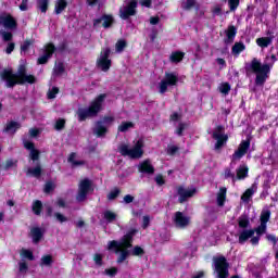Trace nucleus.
I'll return each instance as SVG.
<instances>
[{
	"instance_id": "nucleus-1",
	"label": "nucleus",
	"mask_w": 278,
	"mask_h": 278,
	"mask_svg": "<svg viewBox=\"0 0 278 278\" xmlns=\"http://www.w3.org/2000/svg\"><path fill=\"white\" fill-rule=\"evenodd\" d=\"M1 79L7 83V88H14V86H25V84H36V76L27 75V67L20 65L17 73L14 74L12 70H3L0 74Z\"/></svg>"
},
{
	"instance_id": "nucleus-59",
	"label": "nucleus",
	"mask_w": 278,
	"mask_h": 278,
	"mask_svg": "<svg viewBox=\"0 0 278 278\" xmlns=\"http://www.w3.org/2000/svg\"><path fill=\"white\" fill-rule=\"evenodd\" d=\"M185 130H186V124L185 123H179L178 127L176 129L177 136H184Z\"/></svg>"
},
{
	"instance_id": "nucleus-45",
	"label": "nucleus",
	"mask_w": 278,
	"mask_h": 278,
	"mask_svg": "<svg viewBox=\"0 0 278 278\" xmlns=\"http://www.w3.org/2000/svg\"><path fill=\"white\" fill-rule=\"evenodd\" d=\"M266 224H261L258 227L253 228L252 231H254V233H256V236H264V233H266Z\"/></svg>"
},
{
	"instance_id": "nucleus-21",
	"label": "nucleus",
	"mask_w": 278,
	"mask_h": 278,
	"mask_svg": "<svg viewBox=\"0 0 278 278\" xmlns=\"http://www.w3.org/2000/svg\"><path fill=\"white\" fill-rule=\"evenodd\" d=\"M93 134L97 138H105L108 135V126L103 125V122H97L93 128Z\"/></svg>"
},
{
	"instance_id": "nucleus-55",
	"label": "nucleus",
	"mask_w": 278,
	"mask_h": 278,
	"mask_svg": "<svg viewBox=\"0 0 278 278\" xmlns=\"http://www.w3.org/2000/svg\"><path fill=\"white\" fill-rule=\"evenodd\" d=\"M105 275H108L109 277H116V275L118 274V268L116 267H111L104 270Z\"/></svg>"
},
{
	"instance_id": "nucleus-29",
	"label": "nucleus",
	"mask_w": 278,
	"mask_h": 278,
	"mask_svg": "<svg viewBox=\"0 0 278 278\" xmlns=\"http://www.w3.org/2000/svg\"><path fill=\"white\" fill-rule=\"evenodd\" d=\"M256 45L261 49H266L273 45V37H260L256 39Z\"/></svg>"
},
{
	"instance_id": "nucleus-56",
	"label": "nucleus",
	"mask_w": 278,
	"mask_h": 278,
	"mask_svg": "<svg viewBox=\"0 0 278 278\" xmlns=\"http://www.w3.org/2000/svg\"><path fill=\"white\" fill-rule=\"evenodd\" d=\"M179 151V147L177 146H168L167 147V155H177V152Z\"/></svg>"
},
{
	"instance_id": "nucleus-17",
	"label": "nucleus",
	"mask_w": 278,
	"mask_h": 278,
	"mask_svg": "<svg viewBox=\"0 0 278 278\" xmlns=\"http://www.w3.org/2000/svg\"><path fill=\"white\" fill-rule=\"evenodd\" d=\"M0 25H3L5 29H11V30H14L16 29V27H18V23L16 22V18H14V16H12L11 14L1 15Z\"/></svg>"
},
{
	"instance_id": "nucleus-3",
	"label": "nucleus",
	"mask_w": 278,
	"mask_h": 278,
	"mask_svg": "<svg viewBox=\"0 0 278 278\" xmlns=\"http://www.w3.org/2000/svg\"><path fill=\"white\" fill-rule=\"evenodd\" d=\"M108 99V93H100L93 99L88 109H78L77 116L79 123H84L87 118H92L97 116L101 110H103V103Z\"/></svg>"
},
{
	"instance_id": "nucleus-57",
	"label": "nucleus",
	"mask_w": 278,
	"mask_h": 278,
	"mask_svg": "<svg viewBox=\"0 0 278 278\" xmlns=\"http://www.w3.org/2000/svg\"><path fill=\"white\" fill-rule=\"evenodd\" d=\"M151 225V217L149 215H144L142 218V229H149V226Z\"/></svg>"
},
{
	"instance_id": "nucleus-62",
	"label": "nucleus",
	"mask_w": 278,
	"mask_h": 278,
	"mask_svg": "<svg viewBox=\"0 0 278 278\" xmlns=\"http://www.w3.org/2000/svg\"><path fill=\"white\" fill-rule=\"evenodd\" d=\"M266 240H268V242H271L274 247H277V242H278V238L275 235H267L266 236Z\"/></svg>"
},
{
	"instance_id": "nucleus-53",
	"label": "nucleus",
	"mask_w": 278,
	"mask_h": 278,
	"mask_svg": "<svg viewBox=\"0 0 278 278\" xmlns=\"http://www.w3.org/2000/svg\"><path fill=\"white\" fill-rule=\"evenodd\" d=\"M93 262L96 266H103V254L96 253L93 255Z\"/></svg>"
},
{
	"instance_id": "nucleus-9",
	"label": "nucleus",
	"mask_w": 278,
	"mask_h": 278,
	"mask_svg": "<svg viewBox=\"0 0 278 278\" xmlns=\"http://www.w3.org/2000/svg\"><path fill=\"white\" fill-rule=\"evenodd\" d=\"M215 271L217 278H228L229 277V262L225 256H218L214 260Z\"/></svg>"
},
{
	"instance_id": "nucleus-48",
	"label": "nucleus",
	"mask_w": 278,
	"mask_h": 278,
	"mask_svg": "<svg viewBox=\"0 0 278 278\" xmlns=\"http://www.w3.org/2000/svg\"><path fill=\"white\" fill-rule=\"evenodd\" d=\"M104 218L109 222V223H114V220H116V213L112 212V211H105L104 212Z\"/></svg>"
},
{
	"instance_id": "nucleus-54",
	"label": "nucleus",
	"mask_w": 278,
	"mask_h": 278,
	"mask_svg": "<svg viewBox=\"0 0 278 278\" xmlns=\"http://www.w3.org/2000/svg\"><path fill=\"white\" fill-rule=\"evenodd\" d=\"M30 45H34V40H31V39H26V40L23 42V45L21 46V51H24V52L29 51V46H30Z\"/></svg>"
},
{
	"instance_id": "nucleus-19",
	"label": "nucleus",
	"mask_w": 278,
	"mask_h": 278,
	"mask_svg": "<svg viewBox=\"0 0 278 278\" xmlns=\"http://www.w3.org/2000/svg\"><path fill=\"white\" fill-rule=\"evenodd\" d=\"M225 34H226V38L224 39L225 45H231L233 43V40H236L238 28L233 25H230L226 29Z\"/></svg>"
},
{
	"instance_id": "nucleus-37",
	"label": "nucleus",
	"mask_w": 278,
	"mask_h": 278,
	"mask_svg": "<svg viewBox=\"0 0 278 278\" xmlns=\"http://www.w3.org/2000/svg\"><path fill=\"white\" fill-rule=\"evenodd\" d=\"M33 212L36 216H40V214H42V201L36 200L33 203Z\"/></svg>"
},
{
	"instance_id": "nucleus-25",
	"label": "nucleus",
	"mask_w": 278,
	"mask_h": 278,
	"mask_svg": "<svg viewBox=\"0 0 278 278\" xmlns=\"http://www.w3.org/2000/svg\"><path fill=\"white\" fill-rule=\"evenodd\" d=\"M236 173H237V176L235 178L238 179L239 181H242V179H247V177H249V166L240 165L236 169Z\"/></svg>"
},
{
	"instance_id": "nucleus-6",
	"label": "nucleus",
	"mask_w": 278,
	"mask_h": 278,
	"mask_svg": "<svg viewBox=\"0 0 278 278\" xmlns=\"http://www.w3.org/2000/svg\"><path fill=\"white\" fill-rule=\"evenodd\" d=\"M179 84V76L175 72H165L164 78L159 84L160 94L168 92V87L177 86Z\"/></svg>"
},
{
	"instance_id": "nucleus-4",
	"label": "nucleus",
	"mask_w": 278,
	"mask_h": 278,
	"mask_svg": "<svg viewBox=\"0 0 278 278\" xmlns=\"http://www.w3.org/2000/svg\"><path fill=\"white\" fill-rule=\"evenodd\" d=\"M138 233V229L131 228L124 235L119 241L112 240L108 243V251H114L116 255L121 252V249H131L134 247V236Z\"/></svg>"
},
{
	"instance_id": "nucleus-46",
	"label": "nucleus",
	"mask_w": 278,
	"mask_h": 278,
	"mask_svg": "<svg viewBox=\"0 0 278 278\" xmlns=\"http://www.w3.org/2000/svg\"><path fill=\"white\" fill-rule=\"evenodd\" d=\"M222 94H229L231 92V85L229 83H223L219 87Z\"/></svg>"
},
{
	"instance_id": "nucleus-47",
	"label": "nucleus",
	"mask_w": 278,
	"mask_h": 278,
	"mask_svg": "<svg viewBox=\"0 0 278 278\" xmlns=\"http://www.w3.org/2000/svg\"><path fill=\"white\" fill-rule=\"evenodd\" d=\"M240 5V0H228L230 12H236Z\"/></svg>"
},
{
	"instance_id": "nucleus-44",
	"label": "nucleus",
	"mask_w": 278,
	"mask_h": 278,
	"mask_svg": "<svg viewBox=\"0 0 278 278\" xmlns=\"http://www.w3.org/2000/svg\"><path fill=\"white\" fill-rule=\"evenodd\" d=\"M65 127H66V119L64 118L56 119L54 124L55 131H62V129H64Z\"/></svg>"
},
{
	"instance_id": "nucleus-51",
	"label": "nucleus",
	"mask_w": 278,
	"mask_h": 278,
	"mask_svg": "<svg viewBox=\"0 0 278 278\" xmlns=\"http://www.w3.org/2000/svg\"><path fill=\"white\" fill-rule=\"evenodd\" d=\"M99 123H102L105 127H110L112 123H114V116H104L102 121H98Z\"/></svg>"
},
{
	"instance_id": "nucleus-43",
	"label": "nucleus",
	"mask_w": 278,
	"mask_h": 278,
	"mask_svg": "<svg viewBox=\"0 0 278 278\" xmlns=\"http://www.w3.org/2000/svg\"><path fill=\"white\" fill-rule=\"evenodd\" d=\"M130 255L134 257H142V255H144V249H142L140 245H135L130 252Z\"/></svg>"
},
{
	"instance_id": "nucleus-64",
	"label": "nucleus",
	"mask_w": 278,
	"mask_h": 278,
	"mask_svg": "<svg viewBox=\"0 0 278 278\" xmlns=\"http://www.w3.org/2000/svg\"><path fill=\"white\" fill-rule=\"evenodd\" d=\"M2 38H3L4 42H10V41H12L13 35L10 31H3Z\"/></svg>"
},
{
	"instance_id": "nucleus-15",
	"label": "nucleus",
	"mask_w": 278,
	"mask_h": 278,
	"mask_svg": "<svg viewBox=\"0 0 278 278\" xmlns=\"http://www.w3.org/2000/svg\"><path fill=\"white\" fill-rule=\"evenodd\" d=\"M104 29H110L114 25V15L112 14H102L101 17L93 20V27L101 25Z\"/></svg>"
},
{
	"instance_id": "nucleus-39",
	"label": "nucleus",
	"mask_w": 278,
	"mask_h": 278,
	"mask_svg": "<svg viewBox=\"0 0 278 278\" xmlns=\"http://www.w3.org/2000/svg\"><path fill=\"white\" fill-rule=\"evenodd\" d=\"M121 195V189L118 187H114L109 193H108V200L114 201L115 199H118Z\"/></svg>"
},
{
	"instance_id": "nucleus-34",
	"label": "nucleus",
	"mask_w": 278,
	"mask_h": 278,
	"mask_svg": "<svg viewBox=\"0 0 278 278\" xmlns=\"http://www.w3.org/2000/svg\"><path fill=\"white\" fill-rule=\"evenodd\" d=\"M37 10H39L41 14H47L49 10V0H37Z\"/></svg>"
},
{
	"instance_id": "nucleus-49",
	"label": "nucleus",
	"mask_w": 278,
	"mask_h": 278,
	"mask_svg": "<svg viewBox=\"0 0 278 278\" xmlns=\"http://www.w3.org/2000/svg\"><path fill=\"white\" fill-rule=\"evenodd\" d=\"M22 255L26 260H29V262H34V260H36V257H34V252H31V250H22Z\"/></svg>"
},
{
	"instance_id": "nucleus-41",
	"label": "nucleus",
	"mask_w": 278,
	"mask_h": 278,
	"mask_svg": "<svg viewBox=\"0 0 278 278\" xmlns=\"http://www.w3.org/2000/svg\"><path fill=\"white\" fill-rule=\"evenodd\" d=\"M260 220L262 225H268V220H270V210L262 211Z\"/></svg>"
},
{
	"instance_id": "nucleus-26",
	"label": "nucleus",
	"mask_w": 278,
	"mask_h": 278,
	"mask_svg": "<svg viewBox=\"0 0 278 278\" xmlns=\"http://www.w3.org/2000/svg\"><path fill=\"white\" fill-rule=\"evenodd\" d=\"M184 58H186V53L182 51H174L169 55V62L172 64H179V62H184Z\"/></svg>"
},
{
	"instance_id": "nucleus-60",
	"label": "nucleus",
	"mask_w": 278,
	"mask_h": 278,
	"mask_svg": "<svg viewBox=\"0 0 278 278\" xmlns=\"http://www.w3.org/2000/svg\"><path fill=\"white\" fill-rule=\"evenodd\" d=\"M14 161L12 159H9L5 161L4 165L2 166V170H8L14 166Z\"/></svg>"
},
{
	"instance_id": "nucleus-61",
	"label": "nucleus",
	"mask_w": 278,
	"mask_h": 278,
	"mask_svg": "<svg viewBox=\"0 0 278 278\" xmlns=\"http://www.w3.org/2000/svg\"><path fill=\"white\" fill-rule=\"evenodd\" d=\"M49 54H43L38 58L37 64H47L49 62Z\"/></svg>"
},
{
	"instance_id": "nucleus-28",
	"label": "nucleus",
	"mask_w": 278,
	"mask_h": 278,
	"mask_svg": "<svg viewBox=\"0 0 278 278\" xmlns=\"http://www.w3.org/2000/svg\"><path fill=\"white\" fill-rule=\"evenodd\" d=\"M68 8V1L66 0H56L54 4V13L55 14H62L64 10Z\"/></svg>"
},
{
	"instance_id": "nucleus-27",
	"label": "nucleus",
	"mask_w": 278,
	"mask_h": 278,
	"mask_svg": "<svg viewBox=\"0 0 278 278\" xmlns=\"http://www.w3.org/2000/svg\"><path fill=\"white\" fill-rule=\"evenodd\" d=\"M53 255L51 254H45L41 256V260H40V263H39V266L42 267H47V268H51V266H53Z\"/></svg>"
},
{
	"instance_id": "nucleus-58",
	"label": "nucleus",
	"mask_w": 278,
	"mask_h": 278,
	"mask_svg": "<svg viewBox=\"0 0 278 278\" xmlns=\"http://www.w3.org/2000/svg\"><path fill=\"white\" fill-rule=\"evenodd\" d=\"M54 217L58 220V223H66L68 222V218L64 216L62 213H54Z\"/></svg>"
},
{
	"instance_id": "nucleus-13",
	"label": "nucleus",
	"mask_w": 278,
	"mask_h": 278,
	"mask_svg": "<svg viewBox=\"0 0 278 278\" xmlns=\"http://www.w3.org/2000/svg\"><path fill=\"white\" fill-rule=\"evenodd\" d=\"M46 231L47 230L45 228L38 226L31 227L28 236L31 238L33 244H40V241L45 238Z\"/></svg>"
},
{
	"instance_id": "nucleus-35",
	"label": "nucleus",
	"mask_w": 278,
	"mask_h": 278,
	"mask_svg": "<svg viewBox=\"0 0 278 278\" xmlns=\"http://www.w3.org/2000/svg\"><path fill=\"white\" fill-rule=\"evenodd\" d=\"M238 225L240 229H249L251 220H249L247 215H242L238 218Z\"/></svg>"
},
{
	"instance_id": "nucleus-8",
	"label": "nucleus",
	"mask_w": 278,
	"mask_h": 278,
	"mask_svg": "<svg viewBox=\"0 0 278 278\" xmlns=\"http://www.w3.org/2000/svg\"><path fill=\"white\" fill-rule=\"evenodd\" d=\"M88 192H94V188H92V180L85 178L80 180L78 185V193L76 195V200L81 203L85 199L88 198Z\"/></svg>"
},
{
	"instance_id": "nucleus-10",
	"label": "nucleus",
	"mask_w": 278,
	"mask_h": 278,
	"mask_svg": "<svg viewBox=\"0 0 278 278\" xmlns=\"http://www.w3.org/2000/svg\"><path fill=\"white\" fill-rule=\"evenodd\" d=\"M225 131V126L219 125L216 127V130L213 132V138L216 140L215 149L218 151L219 149H223L225 144H227V140H229V136L223 134Z\"/></svg>"
},
{
	"instance_id": "nucleus-7",
	"label": "nucleus",
	"mask_w": 278,
	"mask_h": 278,
	"mask_svg": "<svg viewBox=\"0 0 278 278\" xmlns=\"http://www.w3.org/2000/svg\"><path fill=\"white\" fill-rule=\"evenodd\" d=\"M111 53L112 49L104 48L100 52V58L97 59V66L98 68H101L103 73H108V71L112 68V60L110 59Z\"/></svg>"
},
{
	"instance_id": "nucleus-20",
	"label": "nucleus",
	"mask_w": 278,
	"mask_h": 278,
	"mask_svg": "<svg viewBox=\"0 0 278 278\" xmlns=\"http://www.w3.org/2000/svg\"><path fill=\"white\" fill-rule=\"evenodd\" d=\"M139 173L144 175H153L155 173V167L151 164V161L146 160L139 164Z\"/></svg>"
},
{
	"instance_id": "nucleus-12",
	"label": "nucleus",
	"mask_w": 278,
	"mask_h": 278,
	"mask_svg": "<svg viewBox=\"0 0 278 278\" xmlns=\"http://www.w3.org/2000/svg\"><path fill=\"white\" fill-rule=\"evenodd\" d=\"M24 149L29 151V160L31 162H40V150L36 149V144L33 141L24 140Z\"/></svg>"
},
{
	"instance_id": "nucleus-24",
	"label": "nucleus",
	"mask_w": 278,
	"mask_h": 278,
	"mask_svg": "<svg viewBox=\"0 0 278 278\" xmlns=\"http://www.w3.org/2000/svg\"><path fill=\"white\" fill-rule=\"evenodd\" d=\"M18 129H21V123L10 121V122L7 123L3 131L5 134H15L16 131H18Z\"/></svg>"
},
{
	"instance_id": "nucleus-5",
	"label": "nucleus",
	"mask_w": 278,
	"mask_h": 278,
	"mask_svg": "<svg viewBox=\"0 0 278 278\" xmlns=\"http://www.w3.org/2000/svg\"><path fill=\"white\" fill-rule=\"evenodd\" d=\"M144 141L142 139L137 140L135 146L129 149L128 144L122 143L118 146V151L123 157H130V160H140L144 155Z\"/></svg>"
},
{
	"instance_id": "nucleus-63",
	"label": "nucleus",
	"mask_w": 278,
	"mask_h": 278,
	"mask_svg": "<svg viewBox=\"0 0 278 278\" xmlns=\"http://www.w3.org/2000/svg\"><path fill=\"white\" fill-rule=\"evenodd\" d=\"M64 71H65L64 63H59L54 68V73H56V75H62Z\"/></svg>"
},
{
	"instance_id": "nucleus-36",
	"label": "nucleus",
	"mask_w": 278,
	"mask_h": 278,
	"mask_svg": "<svg viewBox=\"0 0 278 278\" xmlns=\"http://www.w3.org/2000/svg\"><path fill=\"white\" fill-rule=\"evenodd\" d=\"M253 194H255V191L253 190V188L247 189L241 195V201H243V203H249Z\"/></svg>"
},
{
	"instance_id": "nucleus-31",
	"label": "nucleus",
	"mask_w": 278,
	"mask_h": 278,
	"mask_svg": "<svg viewBox=\"0 0 278 278\" xmlns=\"http://www.w3.org/2000/svg\"><path fill=\"white\" fill-rule=\"evenodd\" d=\"M136 127V124L134 122H122L121 125L117 127V131L121 134H127L129 129H134Z\"/></svg>"
},
{
	"instance_id": "nucleus-42",
	"label": "nucleus",
	"mask_w": 278,
	"mask_h": 278,
	"mask_svg": "<svg viewBox=\"0 0 278 278\" xmlns=\"http://www.w3.org/2000/svg\"><path fill=\"white\" fill-rule=\"evenodd\" d=\"M53 190H55V182L51 181V180L46 181L45 187H43L45 194H51V192H53Z\"/></svg>"
},
{
	"instance_id": "nucleus-14",
	"label": "nucleus",
	"mask_w": 278,
	"mask_h": 278,
	"mask_svg": "<svg viewBox=\"0 0 278 278\" xmlns=\"http://www.w3.org/2000/svg\"><path fill=\"white\" fill-rule=\"evenodd\" d=\"M138 3L136 2H128V4L123 9L119 10V16L123 21H128L130 16H136Z\"/></svg>"
},
{
	"instance_id": "nucleus-33",
	"label": "nucleus",
	"mask_w": 278,
	"mask_h": 278,
	"mask_svg": "<svg viewBox=\"0 0 278 278\" xmlns=\"http://www.w3.org/2000/svg\"><path fill=\"white\" fill-rule=\"evenodd\" d=\"M247 49V46L244 45V42L239 41L236 42L232 48H231V53L232 55H239L242 53V51H244Z\"/></svg>"
},
{
	"instance_id": "nucleus-16",
	"label": "nucleus",
	"mask_w": 278,
	"mask_h": 278,
	"mask_svg": "<svg viewBox=\"0 0 278 278\" xmlns=\"http://www.w3.org/2000/svg\"><path fill=\"white\" fill-rule=\"evenodd\" d=\"M177 194H178V202L179 203H186V201H188L189 199H192V197H194V194H197V189H190L187 190L184 187H178L177 188Z\"/></svg>"
},
{
	"instance_id": "nucleus-11",
	"label": "nucleus",
	"mask_w": 278,
	"mask_h": 278,
	"mask_svg": "<svg viewBox=\"0 0 278 278\" xmlns=\"http://www.w3.org/2000/svg\"><path fill=\"white\" fill-rule=\"evenodd\" d=\"M249 149H251V139L242 140L238 149L232 154V162L236 160H242L245 153H249Z\"/></svg>"
},
{
	"instance_id": "nucleus-38",
	"label": "nucleus",
	"mask_w": 278,
	"mask_h": 278,
	"mask_svg": "<svg viewBox=\"0 0 278 278\" xmlns=\"http://www.w3.org/2000/svg\"><path fill=\"white\" fill-rule=\"evenodd\" d=\"M55 51H56L55 45L50 42L46 45L43 55H48V58L51 59L53 58V53H55Z\"/></svg>"
},
{
	"instance_id": "nucleus-32",
	"label": "nucleus",
	"mask_w": 278,
	"mask_h": 278,
	"mask_svg": "<svg viewBox=\"0 0 278 278\" xmlns=\"http://www.w3.org/2000/svg\"><path fill=\"white\" fill-rule=\"evenodd\" d=\"M119 255L116 260V262L118 264H123V262H125L127 260V257H129V255H131V251H129L128 249H125V248H119Z\"/></svg>"
},
{
	"instance_id": "nucleus-23",
	"label": "nucleus",
	"mask_w": 278,
	"mask_h": 278,
	"mask_svg": "<svg viewBox=\"0 0 278 278\" xmlns=\"http://www.w3.org/2000/svg\"><path fill=\"white\" fill-rule=\"evenodd\" d=\"M27 177H35L36 179H40L42 177V166L37 164L35 167H29L26 172Z\"/></svg>"
},
{
	"instance_id": "nucleus-30",
	"label": "nucleus",
	"mask_w": 278,
	"mask_h": 278,
	"mask_svg": "<svg viewBox=\"0 0 278 278\" xmlns=\"http://www.w3.org/2000/svg\"><path fill=\"white\" fill-rule=\"evenodd\" d=\"M225 201H227V188L222 187L219 188V192L217 194V205L223 207V205H225Z\"/></svg>"
},
{
	"instance_id": "nucleus-22",
	"label": "nucleus",
	"mask_w": 278,
	"mask_h": 278,
	"mask_svg": "<svg viewBox=\"0 0 278 278\" xmlns=\"http://www.w3.org/2000/svg\"><path fill=\"white\" fill-rule=\"evenodd\" d=\"M255 236V230L253 229H243L239 233L238 242L239 244H244V242H248L251 240V237Z\"/></svg>"
},
{
	"instance_id": "nucleus-50",
	"label": "nucleus",
	"mask_w": 278,
	"mask_h": 278,
	"mask_svg": "<svg viewBox=\"0 0 278 278\" xmlns=\"http://www.w3.org/2000/svg\"><path fill=\"white\" fill-rule=\"evenodd\" d=\"M59 93H60V88L52 87V89L48 91L47 97L48 99H55V97H58Z\"/></svg>"
},
{
	"instance_id": "nucleus-2",
	"label": "nucleus",
	"mask_w": 278,
	"mask_h": 278,
	"mask_svg": "<svg viewBox=\"0 0 278 278\" xmlns=\"http://www.w3.org/2000/svg\"><path fill=\"white\" fill-rule=\"evenodd\" d=\"M245 73L247 75H250V73L256 75L255 86H264L268 75H270V65L268 63L262 64L261 60L253 58L250 64L245 65Z\"/></svg>"
},
{
	"instance_id": "nucleus-40",
	"label": "nucleus",
	"mask_w": 278,
	"mask_h": 278,
	"mask_svg": "<svg viewBox=\"0 0 278 278\" xmlns=\"http://www.w3.org/2000/svg\"><path fill=\"white\" fill-rule=\"evenodd\" d=\"M127 47V41L125 39H119L115 43L116 53H123Z\"/></svg>"
},
{
	"instance_id": "nucleus-52",
	"label": "nucleus",
	"mask_w": 278,
	"mask_h": 278,
	"mask_svg": "<svg viewBox=\"0 0 278 278\" xmlns=\"http://www.w3.org/2000/svg\"><path fill=\"white\" fill-rule=\"evenodd\" d=\"M197 5V0H187L186 3L182 4V10H192Z\"/></svg>"
},
{
	"instance_id": "nucleus-18",
	"label": "nucleus",
	"mask_w": 278,
	"mask_h": 278,
	"mask_svg": "<svg viewBox=\"0 0 278 278\" xmlns=\"http://www.w3.org/2000/svg\"><path fill=\"white\" fill-rule=\"evenodd\" d=\"M174 223L176 227L180 229H186L190 225V217L185 216L180 211L175 213Z\"/></svg>"
}]
</instances>
